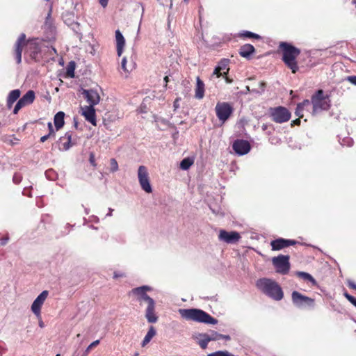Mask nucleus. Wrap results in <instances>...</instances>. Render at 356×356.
Here are the masks:
<instances>
[{"mask_svg":"<svg viewBox=\"0 0 356 356\" xmlns=\"http://www.w3.org/2000/svg\"><path fill=\"white\" fill-rule=\"evenodd\" d=\"M22 180V175L19 172H15L13 177V181L15 184H19Z\"/></svg>","mask_w":356,"mask_h":356,"instance_id":"e433bc0d","label":"nucleus"},{"mask_svg":"<svg viewBox=\"0 0 356 356\" xmlns=\"http://www.w3.org/2000/svg\"><path fill=\"white\" fill-rule=\"evenodd\" d=\"M289 259L290 257L289 255L282 254L273 258L272 262L277 273L282 275H286L289 273L290 269Z\"/></svg>","mask_w":356,"mask_h":356,"instance_id":"6e6552de","label":"nucleus"},{"mask_svg":"<svg viewBox=\"0 0 356 356\" xmlns=\"http://www.w3.org/2000/svg\"><path fill=\"white\" fill-rule=\"evenodd\" d=\"M312 114L316 115L320 111H327L330 108V99L328 95L325 96L323 90H318L312 96Z\"/></svg>","mask_w":356,"mask_h":356,"instance_id":"39448f33","label":"nucleus"},{"mask_svg":"<svg viewBox=\"0 0 356 356\" xmlns=\"http://www.w3.org/2000/svg\"><path fill=\"white\" fill-rule=\"evenodd\" d=\"M292 302L298 307H312L314 305V299L302 295L297 291H294L291 294Z\"/></svg>","mask_w":356,"mask_h":356,"instance_id":"9d476101","label":"nucleus"},{"mask_svg":"<svg viewBox=\"0 0 356 356\" xmlns=\"http://www.w3.org/2000/svg\"><path fill=\"white\" fill-rule=\"evenodd\" d=\"M256 286L263 293L275 300H281L284 297V293L281 286L277 282L271 279H259L256 282Z\"/></svg>","mask_w":356,"mask_h":356,"instance_id":"7ed1b4c3","label":"nucleus"},{"mask_svg":"<svg viewBox=\"0 0 356 356\" xmlns=\"http://www.w3.org/2000/svg\"><path fill=\"white\" fill-rule=\"evenodd\" d=\"M279 49L282 52L283 63L293 74H296L299 70L297 58L300 54V49L286 42H280Z\"/></svg>","mask_w":356,"mask_h":356,"instance_id":"f03ea898","label":"nucleus"},{"mask_svg":"<svg viewBox=\"0 0 356 356\" xmlns=\"http://www.w3.org/2000/svg\"><path fill=\"white\" fill-rule=\"evenodd\" d=\"M312 102L309 99H305L302 102L299 103L298 104L301 106L302 108L305 109V107L310 106Z\"/></svg>","mask_w":356,"mask_h":356,"instance_id":"a18cd8bd","label":"nucleus"},{"mask_svg":"<svg viewBox=\"0 0 356 356\" xmlns=\"http://www.w3.org/2000/svg\"><path fill=\"white\" fill-rule=\"evenodd\" d=\"M346 80L356 86V76H347Z\"/></svg>","mask_w":356,"mask_h":356,"instance_id":"49530a36","label":"nucleus"},{"mask_svg":"<svg viewBox=\"0 0 356 356\" xmlns=\"http://www.w3.org/2000/svg\"><path fill=\"white\" fill-rule=\"evenodd\" d=\"M298 243V241L292 239H285L283 238H279L273 240L270 243L272 250H280L284 248H287L291 245H294Z\"/></svg>","mask_w":356,"mask_h":356,"instance_id":"dca6fc26","label":"nucleus"},{"mask_svg":"<svg viewBox=\"0 0 356 356\" xmlns=\"http://www.w3.org/2000/svg\"><path fill=\"white\" fill-rule=\"evenodd\" d=\"M179 314L184 319L198 323L216 325L218 320L210 314L199 309H179Z\"/></svg>","mask_w":356,"mask_h":356,"instance_id":"20e7f679","label":"nucleus"},{"mask_svg":"<svg viewBox=\"0 0 356 356\" xmlns=\"http://www.w3.org/2000/svg\"><path fill=\"white\" fill-rule=\"evenodd\" d=\"M35 92L32 90H29L25 95L20 98L17 102L14 109L13 113L17 114L19 111L23 107L31 104L35 100Z\"/></svg>","mask_w":356,"mask_h":356,"instance_id":"f8f14e48","label":"nucleus"},{"mask_svg":"<svg viewBox=\"0 0 356 356\" xmlns=\"http://www.w3.org/2000/svg\"><path fill=\"white\" fill-rule=\"evenodd\" d=\"M180 100H181V98L180 97H177L174 101L173 106H174L175 109H177V108H178L179 107V102Z\"/></svg>","mask_w":356,"mask_h":356,"instance_id":"de8ad7c7","label":"nucleus"},{"mask_svg":"<svg viewBox=\"0 0 356 356\" xmlns=\"http://www.w3.org/2000/svg\"><path fill=\"white\" fill-rule=\"evenodd\" d=\"M72 131H67L63 136L60 138V149L67 151L75 145V143L72 142Z\"/></svg>","mask_w":356,"mask_h":356,"instance_id":"a211bd4d","label":"nucleus"},{"mask_svg":"<svg viewBox=\"0 0 356 356\" xmlns=\"http://www.w3.org/2000/svg\"><path fill=\"white\" fill-rule=\"evenodd\" d=\"M66 74L67 76L73 78L74 76V67L73 66H68Z\"/></svg>","mask_w":356,"mask_h":356,"instance_id":"ea45409f","label":"nucleus"},{"mask_svg":"<svg viewBox=\"0 0 356 356\" xmlns=\"http://www.w3.org/2000/svg\"><path fill=\"white\" fill-rule=\"evenodd\" d=\"M209 337L210 338L211 341H218L220 340L222 337V334L218 333L216 332L212 331L210 334H208Z\"/></svg>","mask_w":356,"mask_h":356,"instance_id":"473e14b6","label":"nucleus"},{"mask_svg":"<svg viewBox=\"0 0 356 356\" xmlns=\"http://www.w3.org/2000/svg\"><path fill=\"white\" fill-rule=\"evenodd\" d=\"M216 115L218 119L224 124L232 115L234 108L229 102H218L215 107Z\"/></svg>","mask_w":356,"mask_h":356,"instance_id":"0eeeda50","label":"nucleus"},{"mask_svg":"<svg viewBox=\"0 0 356 356\" xmlns=\"http://www.w3.org/2000/svg\"><path fill=\"white\" fill-rule=\"evenodd\" d=\"M126 65H127V59H126V58L124 57V58H122V62H121V67H122V69L124 72H129L130 70H131V69H130V70H129V69H128V68L127 67Z\"/></svg>","mask_w":356,"mask_h":356,"instance_id":"a19ab883","label":"nucleus"},{"mask_svg":"<svg viewBox=\"0 0 356 356\" xmlns=\"http://www.w3.org/2000/svg\"><path fill=\"white\" fill-rule=\"evenodd\" d=\"M194 163V159L193 158L186 157L184 158L180 163V168L184 170H186Z\"/></svg>","mask_w":356,"mask_h":356,"instance_id":"c85d7f7f","label":"nucleus"},{"mask_svg":"<svg viewBox=\"0 0 356 356\" xmlns=\"http://www.w3.org/2000/svg\"><path fill=\"white\" fill-rule=\"evenodd\" d=\"M218 238L220 241H224L227 243H234L239 241L241 236L238 232L232 231L227 232L224 229L220 231Z\"/></svg>","mask_w":356,"mask_h":356,"instance_id":"ddd939ff","label":"nucleus"},{"mask_svg":"<svg viewBox=\"0 0 356 356\" xmlns=\"http://www.w3.org/2000/svg\"><path fill=\"white\" fill-rule=\"evenodd\" d=\"M246 88H247V90L250 91V88H249V86H247V87H246Z\"/></svg>","mask_w":356,"mask_h":356,"instance_id":"680f3d73","label":"nucleus"},{"mask_svg":"<svg viewBox=\"0 0 356 356\" xmlns=\"http://www.w3.org/2000/svg\"><path fill=\"white\" fill-rule=\"evenodd\" d=\"M298 276L305 280L312 282L313 284H316L315 279L309 273L305 272H298Z\"/></svg>","mask_w":356,"mask_h":356,"instance_id":"7c9ffc66","label":"nucleus"},{"mask_svg":"<svg viewBox=\"0 0 356 356\" xmlns=\"http://www.w3.org/2000/svg\"><path fill=\"white\" fill-rule=\"evenodd\" d=\"M138 177L142 189L147 193H152V189L149 183V173L145 166H139L138 170Z\"/></svg>","mask_w":356,"mask_h":356,"instance_id":"1a4fd4ad","label":"nucleus"},{"mask_svg":"<svg viewBox=\"0 0 356 356\" xmlns=\"http://www.w3.org/2000/svg\"><path fill=\"white\" fill-rule=\"evenodd\" d=\"M48 296V291H43L33 301L31 305L32 312L38 316L40 318L41 307Z\"/></svg>","mask_w":356,"mask_h":356,"instance_id":"4468645a","label":"nucleus"},{"mask_svg":"<svg viewBox=\"0 0 356 356\" xmlns=\"http://www.w3.org/2000/svg\"><path fill=\"white\" fill-rule=\"evenodd\" d=\"M240 37L253 38V39H257V40H259L261 38L259 35L252 33V32H250V31H245L241 33Z\"/></svg>","mask_w":356,"mask_h":356,"instance_id":"c756f323","label":"nucleus"},{"mask_svg":"<svg viewBox=\"0 0 356 356\" xmlns=\"http://www.w3.org/2000/svg\"><path fill=\"white\" fill-rule=\"evenodd\" d=\"M348 286L349 288L356 290V284L355 282L350 281L348 283Z\"/></svg>","mask_w":356,"mask_h":356,"instance_id":"3c124183","label":"nucleus"},{"mask_svg":"<svg viewBox=\"0 0 356 356\" xmlns=\"http://www.w3.org/2000/svg\"><path fill=\"white\" fill-rule=\"evenodd\" d=\"M207 356H235V355L229 353L227 350H225V351L219 350V351H216L215 353L209 354Z\"/></svg>","mask_w":356,"mask_h":356,"instance_id":"72a5a7b5","label":"nucleus"},{"mask_svg":"<svg viewBox=\"0 0 356 356\" xmlns=\"http://www.w3.org/2000/svg\"><path fill=\"white\" fill-rule=\"evenodd\" d=\"M116 49L118 56H121L125 45V39L120 30L115 31Z\"/></svg>","mask_w":356,"mask_h":356,"instance_id":"4be33fe9","label":"nucleus"},{"mask_svg":"<svg viewBox=\"0 0 356 356\" xmlns=\"http://www.w3.org/2000/svg\"><path fill=\"white\" fill-rule=\"evenodd\" d=\"M156 332L155 328L153 326H150L149 328V330L147 333L146 334L145 337H144L141 346L143 347H145L149 341L152 340V339L156 335Z\"/></svg>","mask_w":356,"mask_h":356,"instance_id":"bb28decb","label":"nucleus"},{"mask_svg":"<svg viewBox=\"0 0 356 356\" xmlns=\"http://www.w3.org/2000/svg\"><path fill=\"white\" fill-rule=\"evenodd\" d=\"M230 339H231V337L229 335H224V334H222V337L221 338V339H225L227 341L230 340Z\"/></svg>","mask_w":356,"mask_h":356,"instance_id":"13d9d810","label":"nucleus"},{"mask_svg":"<svg viewBox=\"0 0 356 356\" xmlns=\"http://www.w3.org/2000/svg\"><path fill=\"white\" fill-rule=\"evenodd\" d=\"M266 87V83L265 81H261L259 83V89H252V92L257 94H262L265 91Z\"/></svg>","mask_w":356,"mask_h":356,"instance_id":"f704fd0d","label":"nucleus"},{"mask_svg":"<svg viewBox=\"0 0 356 356\" xmlns=\"http://www.w3.org/2000/svg\"><path fill=\"white\" fill-rule=\"evenodd\" d=\"M150 287L147 286H142L134 288L131 290V293L137 296V300L142 305V302H145L147 305L154 302V300L147 294V291H150Z\"/></svg>","mask_w":356,"mask_h":356,"instance_id":"9b49d317","label":"nucleus"},{"mask_svg":"<svg viewBox=\"0 0 356 356\" xmlns=\"http://www.w3.org/2000/svg\"><path fill=\"white\" fill-rule=\"evenodd\" d=\"M353 3H354L355 5V8H356V0H353Z\"/></svg>","mask_w":356,"mask_h":356,"instance_id":"052dcab7","label":"nucleus"},{"mask_svg":"<svg viewBox=\"0 0 356 356\" xmlns=\"http://www.w3.org/2000/svg\"><path fill=\"white\" fill-rule=\"evenodd\" d=\"M232 148L235 152L239 155L248 154L250 150V144L245 140H236L232 145Z\"/></svg>","mask_w":356,"mask_h":356,"instance_id":"2eb2a0df","label":"nucleus"},{"mask_svg":"<svg viewBox=\"0 0 356 356\" xmlns=\"http://www.w3.org/2000/svg\"><path fill=\"white\" fill-rule=\"evenodd\" d=\"M51 137L50 136V135L49 134H47L45 136H43L40 138V142L41 143H44V141H46L47 139L49 138H51Z\"/></svg>","mask_w":356,"mask_h":356,"instance_id":"603ef678","label":"nucleus"},{"mask_svg":"<svg viewBox=\"0 0 356 356\" xmlns=\"http://www.w3.org/2000/svg\"><path fill=\"white\" fill-rule=\"evenodd\" d=\"M47 1H49V0H46Z\"/></svg>","mask_w":356,"mask_h":356,"instance_id":"e2e57ef3","label":"nucleus"},{"mask_svg":"<svg viewBox=\"0 0 356 356\" xmlns=\"http://www.w3.org/2000/svg\"><path fill=\"white\" fill-rule=\"evenodd\" d=\"M21 92L19 89L11 90L7 97V106L10 108L13 104L19 98Z\"/></svg>","mask_w":356,"mask_h":356,"instance_id":"393cba45","label":"nucleus"},{"mask_svg":"<svg viewBox=\"0 0 356 356\" xmlns=\"http://www.w3.org/2000/svg\"><path fill=\"white\" fill-rule=\"evenodd\" d=\"M164 81H165V85H164V88H167L168 87V83L169 82V77L168 76H165L163 79Z\"/></svg>","mask_w":356,"mask_h":356,"instance_id":"6e6d98bb","label":"nucleus"},{"mask_svg":"<svg viewBox=\"0 0 356 356\" xmlns=\"http://www.w3.org/2000/svg\"><path fill=\"white\" fill-rule=\"evenodd\" d=\"M228 59L221 60L219 62L218 65L215 67L213 74L216 75L217 77H220L222 75V72H223L224 74H227L229 70L228 68Z\"/></svg>","mask_w":356,"mask_h":356,"instance_id":"412c9836","label":"nucleus"},{"mask_svg":"<svg viewBox=\"0 0 356 356\" xmlns=\"http://www.w3.org/2000/svg\"><path fill=\"white\" fill-rule=\"evenodd\" d=\"M254 52L255 49L254 46L250 44L242 45L238 50L240 56L248 59H250L251 55Z\"/></svg>","mask_w":356,"mask_h":356,"instance_id":"b1692460","label":"nucleus"},{"mask_svg":"<svg viewBox=\"0 0 356 356\" xmlns=\"http://www.w3.org/2000/svg\"><path fill=\"white\" fill-rule=\"evenodd\" d=\"M64 117L65 113L63 111H59L54 115V123L56 131H58L64 126Z\"/></svg>","mask_w":356,"mask_h":356,"instance_id":"a878e982","label":"nucleus"},{"mask_svg":"<svg viewBox=\"0 0 356 356\" xmlns=\"http://www.w3.org/2000/svg\"><path fill=\"white\" fill-rule=\"evenodd\" d=\"M47 126H48V129H49L48 134L50 135V136L51 138H54L56 136V132L54 129L52 123L51 122H48Z\"/></svg>","mask_w":356,"mask_h":356,"instance_id":"4c0bfd02","label":"nucleus"},{"mask_svg":"<svg viewBox=\"0 0 356 356\" xmlns=\"http://www.w3.org/2000/svg\"><path fill=\"white\" fill-rule=\"evenodd\" d=\"M300 118L293 120L291 123V127H293L294 125H300Z\"/></svg>","mask_w":356,"mask_h":356,"instance_id":"09e8293b","label":"nucleus"},{"mask_svg":"<svg viewBox=\"0 0 356 356\" xmlns=\"http://www.w3.org/2000/svg\"><path fill=\"white\" fill-rule=\"evenodd\" d=\"M82 93L89 104V106L94 107L99 102L100 97L97 91L94 90H83Z\"/></svg>","mask_w":356,"mask_h":356,"instance_id":"f3484780","label":"nucleus"},{"mask_svg":"<svg viewBox=\"0 0 356 356\" xmlns=\"http://www.w3.org/2000/svg\"><path fill=\"white\" fill-rule=\"evenodd\" d=\"M99 343H100V340H99V339H97V340L94 341L93 342H92V343H90V344L87 348H86V349L85 350V351H84V353H83V355H82V356H87V355L90 353V350H91L92 348H95L96 346H97L99 344Z\"/></svg>","mask_w":356,"mask_h":356,"instance_id":"2f4dec72","label":"nucleus"},{"mask_svg":"<svg viewBox=\"0 0 356 356\" xmlns=\"http://www.w3.org/2000/svg\"><path fill=\"white\" fill-rule=\"evenodd\" d=\"M304 108L301 107L300 105L298 104L296 109V115L298 116L300 118H302L303 117L302 111Z\"/></svg>","mask_w":356,"mask_h":356,"instance_id":"58836bf2","label":"nucleus"},{"mask_svg":"<svg viewBox=\"0 0 356 356\" xmlns=\"http://www.w3.org/2000/svg\"><path fill=\"white\" fill-rule=\"evenodd\" d=\"M205 85L201 79L196 78V86L195 88V97L197 99H202L204 97Z\"/></svg>","mask_w":356,"mask_h":356,"instance_id":"5701e85b","label":"nucleus"},{"mask_svg":"<svg viewBox=\"0 0 356 356\" xmlns=\"http://www.w3.org/2000/svg\"><path fill=\"white\" fill-rule=\"evenodd\" d=\"M8 237L6 236V237H3L1 239V241H0V244L1 245H5L6 244V243L8 242Z\"/></svg>","mask_w":356,"mask_h":356,"instance_id":"864d4df0","label":"nucleus"},{"mask_svg":"<svg viewBox=\"0 0 356 356\" xmlns=\"http://www.w3.org/2000/svg\"><path fill=\"white\" fill-rule=\"evenodd\" d=\"M83 109L82 115L85 117V119L90 122L92 125L96 126L97 125V121H96V113H95V109L92 106H86Z\"/></svg>","mask_w":356,"mask_h":356,"instance_id":"6ab92c4d","label":"nucleus"},{"mask_svg":"<svg viewBox=\"0 0 356 356\" xmlns=\"http://www.w3.org/2000/svg\"><path fill=\"white\" fill-rule=\"evenodd\" d=\"M28 46L30 57L35 61H39L41 56V42L38 38L26 40L25 33H21L14 44L13 55L17 64L22 62V53L25 46Z\"/></svg>","mask_w":356,"mask_h":356,"instance_id":"f257e3e1","label":"nucleus"},{"mask_svg":"<svg viewBox=\"0 0 356 356\" xmlns=\"http://www.w3.org/2000/svg\"><path fill=\"white\" fill-rule=\"evenodd\" d=\"M344 296L353 305L354 304L355 301L356 300V298L355 297H353V296L350 295L347 292L344 293Z\"/></svg>","mask_w":356,"mask_h":356,"instance_id":"37998d69","label":"nucleus"},{"mask_svg":"<svg viewBox=\"0 0 356 356\" xmlns=\"http://www.w3.org/2000/svg\"><path fill=\"white\" fill-rule=\"evenodd\" d=\"M110 166L111 172H116L118 170V164L115 159H111L110 160Z\"/></svg>","mask_w":356,"mask_h":356,"instance_id":"c9c22d12","label":"nucleus"},{"mask_svg":"<svg viewBox=\"0 0 356 356\" xmlns=\"http://www.w3.org/2000/svg\"><path fill=\"white\" fill-rule=\"evenodd\" d=\"M56 356H59V355H57Z\"/></svg>","mask_w":356,"mask_h":356,"instance_id":"0e129e2a","label":"nucleus"},{"mask_svg":"<svg viewBox=\"0 0 356 356\" xmlns=\"http://www.w3.org/2000/svg\"><path fill=\"white\" fill-rule=\"evenodd\" d=\"M89 161L93 167L97 166V163L95 162V154L93 152H90V154Z\"/></svg>","mask_w":356,"mask_h":356,"instance_id":"79ce46f5","label":"nucleus"},{"mask_svg":"<svg viewBox=\"0 0 356 356\" xmlns=\"http://www.w3.org/2000/svg\"><path fill=\"white\" fill-rule=\"evenodd\" d=\"M224 75H225V79L226 83H232V81H233L232 79H230L229 77H228L227 76V74H224Z\"/></svg>","mask_w":356,"mask_h":356,"instance_id":"4d7b16f0","label":"nucleus"},{"mask_svg":"<svg viewBox=\"0 0 356 356\" xmlns=\"http://www.w3.org/2000/svg\"><path fill=\"white\" fill-rule=\"evenodd\" d=\"M145 318L150 323H154L158 321V316L155 312V302L147 305L145 310Z\"/></svg>","mask_w":356,"mask_h":356,"instance_id":"aec40b11","label":"nucleus"},{"mask_svg":"<svg viewBox=\"0 0 356 356\" xmlns=\"http://www.w3.org/2000/svg\"><path fill=\"white\" fill-rule=\"evenodd\" d=\"M99 3L103 8H106L108 5V0H98Z\"/></svg>","mask_w":356,"mask_h":356,"instance_id":"8fccbe9b","label":"nucleus"},{"mask_svg":"<svg viewBox=\"0 0 356 356\" xmlns=\"http://www.w3.org/2000/svg\"><path fill=\"white\" fill-rule=\"evenodd\" d=\"M211 341L209 337L208 333L200 334L198 344L202 349H205L207 347L209 342Z\"/></svg>","mask_w":356,"mask_h":356,"instance_id":"cd10ccee","label":"nucleus"},{"mask_svg":"<svg viewBox=\"0 0 356 356\" xmlns=\"http://www.w3.org/2000/svg\"><path fill=\"white\" fill-rule=\"evenodd\" d=\"M39 325H40V327H42L44 326V323H43L42 321H40V322H39Z\"/></svg>","mask_w":356,"mask_h":356,"instance_id":"bf43d9fd","label":"nucleus"},{"mask_svg":"<svg viewBox=\"0 0 356 356\" xmlns=\"http://www.w3.org/2000/svg\"><path fill=\"white\" fill-rule=\"evenodd\" d=\"M344 296L353 305L354 304L355 301L356 300V298L355 297H353V296L350 295L347 292L344 293Z\"/></svg>","mask_w":356,"mask_h":356,"instance_id":"c03bdc74","label":"nucleus"},{"mask_svg":"<svg viewBox=\"0 0 356 356\" xmlns=\"http://www.w3.org/2000/svg\"><path fill=\"white\" fill-rule=\"evenodd\" d=\"M268 113L272 121L278 124L288 122L291 117L289 110L282 106L270 108Z\"/></svg>","mask_w":356,"mask_h":356,"instance_id":"423d86ee","label":"nucleus"},{"mask_svg":"<svg viewBox=\"0 0 356 356\" xmlns=\"http://www.w3.org/2000/svg\"><path fill=\"white\" fill-rule=\"evenodd\" d=\"M124 276V275L123 273H118L115 272L114 275H113V278L118 279V277H122Z\"/></svg>","mask_w":356,"mask_h":356,"instance_id":"5fc2aeb1","label":"nucleus"}]
</instances>
